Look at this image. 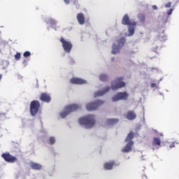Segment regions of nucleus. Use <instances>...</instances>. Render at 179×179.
Wrapping results in <instances>:
<instances>
[{
    "label": "nucleus",
    "instance_id": "nucleus-1",
    "mask_svg": "<svg viewBox=\"0 0 179 179\" xmlns=\"http://www.w3.org/2000/svg\"><path fill=\"white\" fill-rule=\"evenodd\" d=\"M78 122L80 125H85V128H93L94 124H96V120L94 119V115H87L85 117H80L78 120Z\"/></svg>",
    "mask_w": 179,
    "mask_h": 179
},
{
    "label": "nucleus",
    "instance_id": "nucleus-2",
    "mask_svg": "<svg viewBox=\"0 0 179 179\" xmlns=\"http://www.w3.org/2000/svg\"><path fill=\"white\" fill-rule=\"evenodd\" d=\"M79 110V106L76 103H73L66 106L64 109V111L60 113V116L62 118H65L67 115H69L70 113H73V111H76Z\"/></svg>",
    "mask_w": 179,
    "mask_h": 179
},
{
    "label": "nucleus",
    "instance_id": "nucleus-3",
    "mask_svg": "<svg viewBox=\"0 0 179 179\" xmlns=\"http://www.w3.org/2000/svg\"><path fill=\"white\" fill-rule=\"evenodd\" d=\"M122 80H124V78L122 77H118L113 80L111 83L112 90H117L118 89H122V87H125V82Z\"/></svg>",
    "mask_w": 179,
    "mask_h": 179
},
{
    "label": "nucleus",
    "instance_id": "nucleus-4",
    "mask_svg": "<svg viewBox=\"0 0 179 179\" xmlns=\"http://www.w3.org/2000/svg\"><path fill=\"white\" fill-rule=\"evenodd\" d=\"M41 107V106L40 105V101L37 100L32 101L31 102L29 108L31 115H32V117H34L37 114V113H38Z\"/></svg>",
    "mask_w": 179,
    "mask_h": 179
},
{
    "label": "nucleus",
    "instance_id": "nucleus-5",
    "mask_svg": "<svg viewBox=\"0 0 179 179\" xmlns=\"http://www.w3.org/2000/svg\"><path fill=\"white\" fill-rule=\"evenodd\" d=\"M103 104H104L103 101L97 100V101H95L94 102H91L90 103H87L86 105V108L87 111H94L97 108H99V107H101Z\"/></svg>",
    "mask_w": 179,
    "mask_h": 179
},
{
    "label": "nucleus",
    "instance_id": "nucleus-6",
    "mask_svg": "<svg viewBox=\"0 0 179 179\" xmlns=\"http://www.w3.org/2000/svg\"><path fill=\"white\" fill-rule=\"evenodd\" d=\"M60 43H62V44L63 50L66 52H68V54H69V52H71V51L72 50V47H73L72 42L65 40L64 37H61Z\"/></svg>",
    "mask_w": 179,
    "mask_h": 179
},
{
    "label": "nucleus",
    "instance_id": "nucleus-7",
    "mask_svg": "<svg viewBox=\"0 0 179 179\" xmlns=\"http://www.w3.org/2000/svg\"><path fill=\"white\" fill-rule=\"evenodd\" d=\"M118 46L117 45L113 44L112 47V54L115 55V54H118L120 52V48H122L124 47V44H125V38H120L117 41Z\"/></svg>",
    "mask_w": 179,
    "mask_h": 179
},
{
    "label": "nucleus",
    "instance_id": "nucleus-8",
    "mask_svg": "<svg viewBox=\"0 0 179 179\" xmlns=\"http://www.w3.org/2000/svg\"><path fill=\"white\" fill-rule=\"evenodd\" d=\"M1 157L5 162H7V163H16V162H17V158L10 155L9 152L3 153Z\"/></svg>",
    "mask_w": 179,
    "mask_h": 179
},
{
    "label": "nucleus",
    "instance_id": "nucleus-9",
    "mask_svg": "<svg viewBox=\"0 0 179 179\" xmlns=\"http://www.w3.org/2000/svg\"><path fill=\"white\" fill-rule=\"evenodd\" d=\"M128 93L127 92H119L113 96L112 101H119V100H128Z\"/></svg>",
    "mask_w": 179,
    "mask_h": 179
},
{
    "label": "nucleus",
    "instance_id": "nucleus-10",
    "mask_svg": "<svg viewBox=\"0 0 179 179\" xmlns=\"http://www.w3.org/2000/svg\"><path fill=\"white\" fill-rule=\"evenodd\" d=\"M122 24H123L124 26H129V25H132V26H136L138 24V22H131V20H129V15L128 14H125L122 20Z\"/></svg>",
    "mask_w": 179,
    "mask_h": 179
},
{
    "label": "nucleus",
    "instance_id": "nucleus-11",
    "mask_svg": "<svg viewBox=\"0 0 179 179\" xmlns=\"http://www.w3.org/2000/svg\"><path fill=\"white\" fill-rule=\"evenodd\" d=\"M39 100L43 103H50L51 101V95L48 93L42 92L40 95Z\"/></svg>",
    "mask_w": 179,
    "mask_h": 179
},
{
    "label": "nucleus",
    "instance_id": "nucleus-12",
    "mask_svg": "<svg viewBox=\"0 0 179 179\" xmlns=\"http://www.w3.org/2000/svg\"><path fill=\"white\" fill-rule=\"evenodd\" d=\"M134 146V141H129L127 145L122 149V153H129L132 152V147Z\"/></svg>",
    "mask_w": 179,
    "mask_h": 179
},
{
    "label": "nucleus",
    "instance_id": "nucleus-13",
    "mask_svg": "<svg viewBox=\"0 0 179 179\" xmlns=\"http://www.w3.org/2000/svg\"><path fill=\"white\" fill-rule=\"evenodd\" d=\"M70 82L72 85H86L87 83L85 80L79 78H72Z\"/></svg>",
    "mask_w": 179,
    "mask_h": 179
},
{
    "label": "nucleus",
    "instance_id": "nucleus-14",
    "mask_svg": "<svg viewBox=\"0 0 179 179\" xmlns=\"http://www.w3.org/2000/svg\"><path fill=\"white\" fill-rule=\"evenodd\" d=\"M114 166H120V164H115V162L110 161L108 162H106L103 164V168L105 169V170H113Z\"/></svg>",
    "mask_w": 179,
    "mask_h": 179
},
{
    "label": "nucleus",
    "instance_id": "nucleus-15",
    "mask_svg": "<svg viewBox=\"0 0 179 179\" xmlns=\"http://www.w3.org/2000/svg\"><path fill=\"white\" fill-rule=\"evenodd\" d=\"M110 87H106L104 88L103 91H99L97 92H95L94 94V97H100L101 96H103V94H106L107 92L110 91Z\"/></svg>",
    "mask_w": 179,
    "mask_h": 179
},
{
    "label": "nucleus",
    "instance_id": "nucleus-16",
    "mask_svg": "<svg viewBox=\"0 0 179 179\" xmlns=\"http://www.w3.org/2000/svg\"><path fill=\"white\" fill-rule=\"evenodd\" d=\"M126 118L129 121H132L136 118V113L134 110H130L127 113Z\"/></svg>",
    "mask_w": 179,
    "mask_h": 179
},
{
    "label": "nucleus",
    "instance_id": "nucleus-17",
    "mask_svg": "<svg viewBox=\"0 0 179 179\" xmlns=\"http://www.w3.org/2000/svg\"><path fill=\"white\" fill-rule=\"evenodd\" d=\"M77 20L79 23V24H83L85 22V15H83V13H80L77 15Z\"/></svg>",
    "mask_w": 179,
    "mask_h": 179
},
{
    "label": "nucleus",
    "instance_id": "nucleus-18",
    "mask_svg": "<svg viewBox=\"0 0 179 179\" xmlns=\"http://www.w3.org/2000/svg\"><path fill=\"white\" fill-rule=\"evenodd\" d=\"M31 168L32 169V170H41V164H37L35 162H31L30 164Z\"/></svg>",
    "mask_w": 179,
    "mask_h": 179
},
{
    "label": "nucleus",
    "instance_id": "nucleus-19",
    "mask_svg": "<svg viewBox=\"0 0 179 179\" xmlns=\"http://www.w3.org/2000/svg\"><path fill=\"white\" fill-rule=\"evenodd\" d=\"M119 120L117 118L108 119L106 122L108 125H115V124H118Z\"/></svg>",
    "mask_w": 179,
    "mask_h": 179
},
{
    "label": "nucleus",
    "instance_id": "nucleus-20",
    "mask_svg": "<svg viewBox=\"0 0 179 179\" xmlns=\"http://www.w3.org/2000/svg\"><path fill=\"white\" fill-rule=\"evenodd\" d=\"M134 136H135V134H134V132H132V131H130L128 134L127 138H125L124 142H128V141L129 142V141H132V139H134Z\"/></svg>",
    "mask_w": 179,
    "mask_h": 179
},
{
    "label": "nucleus",
    "instance_id": "nucleus-21",
    "mask_svg": "<svg viewBox=\"0 0 179 179\" xmlns=\"http://www.w3.org/2000/svg\"><path fill=\"white\" fill-rule=\"evenodd\" d=\"M135 27H136V26H134L132 24L129 25L128 31L129 36H134L135 33Z\"/></svg>",
    "mask_w": 179,
    "mask_h": 179
},
{
    "label": "nucleus",
    "instance_id": "nucleus-22",
    "mask_svg": "<svg viewBox=\"0 0 179 179\" xmlns=\"http://www.w3.org/2000/svg\"><path fill=\"white\" fill-rule=\"evenodd\" d=\"M152 145L154 146H160L162 145V141H160L159 138L155 137L152 141Z\"/></svg>",
    "mask_w": 179,
    "mask_h": 179
},
{
    "label": "nucleus",
    "instance_id": "nucleus-23",
    "mask_svg": "<svg viewBox=\"0 0 179 179\" xmlns=\"http://www.w3.org/2000/svg\"><path fill=\"white\" fill-rule=\"evenodd\" d=\"M138 18L141 23H145V22L146 21V19L145 18V15L143 13H139L138 15Z\"/></svg>",
    "mask_w": 179,
    "mask_h": 179
},
{
    "label": "nucleus",
    "instance_id": "nucleus-24",
    "mask_svg": "<svg viewBox=\"0 0 179 179\" xmlns=\"http://www.w3.org/2000/svg\"><path fill=\"white\" fill-rule=\"evenodd\" d=\"M99 79L101 82H107L108 80V76L106 74L102 73L99 76Z\"/></svg>",
    "mask_w": 179,
    "mask_h": 179
},
{
    "label": "nucleus",
    "instance_id": "nucleus-25",
    "mask_svg": "<svg viewBox=\"0 0 179 179\" xmlns=\"http://www.w3.org/2000/svg\"><path fill=\"white\" fill-rule=\"evenodd\" d=\"M64 2L66 5H69V3H71V0H64ZM73 2L74 5H78V0H73Z\"/></svg>",
    "mask_w": 179,
    "mask_h": 179
},
{
    "label": "nucleus",
    "instance_id": "nucleus-26",
    "mask_svg": "<svg viewBox=\"0 0 179 179\" xmlns=\"http://www.w3.org/2000/svg\"><path fill=\"white\" fill-rule=\"evenodd\" d=\"M50 145H54L55 143V137H50L49 138Z\"/></svg>",
    "mask_w": 179,
    "mask_h": 179
},
{
    "label": "nucleus",
    "instance_id": "nucleus-27",
    "mask_svg": "<svg viewBox=\"0 0 179 179\" xmlns=\"http://www.w3.org/2000/svg\"><path fill=\"white\" fill-rule=\"evenodd\" d=\"M48 22V23H50V24H52V26H55V24H57V22H55V20L51 18L49 19Z\"/></svg>",
    "mask_w": 179,
    "mask_h": 179
},
{
    "label": "nucleus",
    "instance_id": "nucleus-28",
    "mask_svg": "<svg viewBox=\"0 0 179 179\" xmlns=\"http://www.w3.org/2000/svg\"><path fill=\"white\" fill-rule=\"evenodd\" d=\"M30 55H31V53L29 51H26L24 52L23 54V56L25 57V58H27V57H30Z\"/></svg>",
    "mask_w": 179,
    "mask_h": 179
},
{
    "label": "nucleus",
    "instance_id": "nucleus-29",
    "mask_svg": "<svg viewBox=\"0 0 179 179\" xmlns=\"http://www.w3.org/2000/svg\"><path fill=\"white\" fill-rule=\"evenodd\" d=\"M20 56H21L20 53L17 52L15 55V59L17 60H19V59H20Z\"/></svg>",
    "mask_w": 179,
    "mask_h": 179
},
{
    "label": "nucleus",
    "instance_id": "nucleus-30",
    "mask_svg": "<svg viewBox=\"0 0 179 179\" xmlns=\"http://www.w3.org/2000/svg\"><path fill=\"white\" fill-rule=\"evenodd\" d=\"M173 8H171L169 10V11L167 12L168 16H170V15H171V13H173Z\"/></svg>",
    "mask_w": 179,
    "mask_h": 179
},
{
    "label": "nucleus",
    "instance_id": "nucleus-31",
    "mask_svg": "<svg viewBox=\"0 0 179 179\" xmlns=\"http://www.w3.org/2000/svg\"><path fill=\"white\" fill-rule=\"evenodd\" d=\"M171 2H168L166 5H165V8H171Z\"/></svg>",
    "mask_w": 179,
    "mask_h": 179
},
{
    "label": "nucleus",
    "instance_id": "nucleus-32",
    "mask_svg": "<svg viewBox=\"0 0 179 179\" xmlns=\"http://www.w3.org/2000/svg\"><path fill=\"white\" fill-rule=\"evenodd\" d=\"M23 65L27 66V61L26 59H24L22 62Z\"/></svg>",
    "mask_w": 179,
    "mask_h": 179
},
{
    "label": "nucleus",
    "instance_id": "nucleus-33",
    "mask_svg": "<svg viewBox=\"0 0 179 179\" xmlns=\"http://www.w3.org/2000/svg\"><path fill=\"white\" fill-rule=\"evenodd\" d=\"M175 145H174V143H172L170 145H169V148H175Z\"/></svg>",
    "mask_w": 179,
    "mask_h": 179
},
{
    "label": "nucleus",
    "instance_id": "nucleus-34",
    "mask_svg": "<svg viewBox=\"0 0 179 179\" xmlns=\"http://www.w3.org/2000/svg\"><path fill=\"white\" fill-rule=\"evenodd\" d=\"M152 9H154V10H157V6H152Z\"/></svg>",
    "mask_w": 179,
    "mask_h": 179
},
{
    "label": "nucleus",
    "instance_id": "nucleus-35",
    "mask_svg": "<svg viewBox=\"0 0 179 179\" xmlns=\"http://www.w3.org/2000/svg\"><path fill=\"white\" fill-rule=\"evenodd\" d=\"M152 87H156V83H152L151 84Z\"/></svg>",
    "mask_w": 179,
    "mask_h": 179
},
{
    "label": "nucleus",
    "instance_id": "nucleus-36",
    "mask_svg": "<svg viewBox=\"0 0 179 179\" xmlns=\"http://www.w3.org/2000/svg\"><path fill=\"white\" fill-rule=\"evenodd\" d=\"M142 178H143V179H148V177L144 175V176H142Z\"/></svg>",
    "mask_w": 179,
    "mask_h": 179
},
{
    "label": "nucleus",
    "instance_id": "nucleus-37",
    "mask_svg": "<svg viewBox=\"0 0 179 179\" xmlns=\"http://www.w3.org/2000/svg\"><path fill=\"white\" fill-rule=\"evenodd\" d=\"M114 59H115V58H114V57H112V58H111V62H114Z\"/></svg>",
    "mask_w": 179,
    "mask_h": 179
},
{
    "label": "nucleus",
    "instance_id": "nucleus-38",
    "mask_svg": "<svg viewBox=\"0 0 179 179\" xmlns=\"http://www.w3.org/2000/svg\"><path fill=\"white\" fill-rule=\"evenodd\" d=\"M79 8H80V5L76 6V8H77V9H79Z\"/></svg>",
    "mask_w": 179,
    "mask_h": 179
},
{
    "label": "nucleus",
    "instance_id": "nucleus-39",
    "mask_svg": "<svg viewBox=\"0 0 179 179\" xmlns=\"http://www.w3.org/2000/svg\"><path fill=\"white\" fill-rule=\"evenodd\" d=\"M1 79H2V75L1 74H0V80H1Z\"/></svg>",
    "mask_w": 179,
    "mask_h": 179
}]
</instances>
